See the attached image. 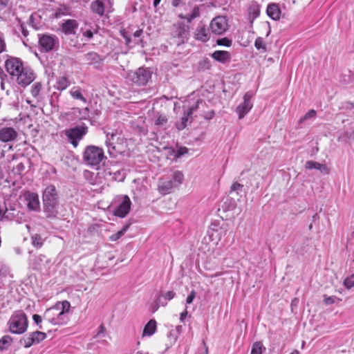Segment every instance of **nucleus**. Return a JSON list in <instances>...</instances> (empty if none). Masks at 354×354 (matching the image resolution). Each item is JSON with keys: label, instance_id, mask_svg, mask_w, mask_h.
Returning <instances> with one entry per match:
<instances>
[{"label": "nucleus", "instance_id": "nucleus-1", "mask_svg": "<svg viewBox=\"0 0 354 354\" xmlns=\"http://www.w3.org/2000/svg\"><path fill=\"white\" fill-rule=\"evenodd\" d=\"M71 307L70 302L65 300L59 301L53 307L46 310L44 314V319L52 325L61 326L68 323L69 319L67 313Z\"/></svg>", "mask_w": 354, "mask_h": 354}, {"label": "nucleus", "instance_id": "nucleus-2", "mask_svg": "<svg viewBox=\"0 0 354 354\" xmlns=\"http://www.w3.org/2000/svg\"><path fill=\"white\" fill-rule=\"evenodd\" d=\"M44 212L47 218H54L57 214L58 194L55 187L48 185L42 194Z\"/></svg>", "mask_w": 354, "mask_h": 354}, {"label": "nucleus", "instance_id": "nucleus-3", "mask_svg": "<svg viewBox=\"0 0 354 354\" xmlns=\"http://www.w3.org/2000/svg\"><path fill=\"white\" fill-rule=\"evenodd\" d=\"M184 175L180 171H175L169 178H160L159 180L158 190L162 194L171 193L174 188L179 187L183 182Z\"/></svg>", "mask_w": 354, "mask_h": 354}, {"label": "nucleus", "instance_id": "nucleus-4", "mask_svg": "<svg viewBox=\"0 0 354 354\" xmlns=\"http://www.w3.org/2000/svg\"><path fill=\"white\" fill-rule=\"evenodd\" d=\"M83 159L88 165L95 167L97 169L100 164L106 160V157L104 156V152L102 148L89 145L84 149Z\"/></svg>", "mask_w": 354, "mask_h": 354}, {"label": "nucleus", "instance_id": "nucleus-5", "mask_svg": "<svg viewBox=\"0 0 354 354\" xmlns=\"http://www.w3.org/2000/svg\"><path fill=\"white\" fill-rule=\"evenodd\" d=\"M28 324L27 316L23 311L15 312L8 322L9 330L17 335L23 334L26 331Z\"/></svg>", "mask_w": 354, "mask_h": 354}, {"label": "nucleus", "instance_id": "nucleus-6", "mask_svg": "<svg viewBox=\"0 0 354 354\" xmlns=\"http://www.w3.org/2000/svg\"><path fill=\"white\" fill-rule=\"evenodd\" d=\"M152 71L150 68L140 67L136 71H129L127 79L138 86L146 85L151 78Z\"/></svg>", "mask_w": 354, "mask_h": 354}, {"label": "nucleus", "instance_id": "nucleus-7", "mask_svg": "<svg viewBox=\"0 0 354 354\" xmlns=\"http://www.w3.org/2000/svg\"><path fill=\"white\" fill-rule=\"evenodd\" d=\"M88 127L82 123L65 130V135L71 145L76 148L79 145V142L88 133Z\"/></svg>", "mask_w": 354, "mask_h": 354}, {"label": "nucleus", "instance_id": "nucleus-8", "mask_svg": "<svg viewBox=\"0 0 354 354\" xmlns=\"http://www.w3.org/2000/svg\"><path fill=\"white\" fill-rule=\"evenodd\" d=\"M39 45L41 50L43 52H49L52 50L55 46L58 44L59 39L56 35L42 34L38 35Z\"/></svg>", "mask_w": 354, "mask_h": 354}, {"label": "nucleus", "instance_id": "nucleus-9", "mask_svg": "<svg viewBox=\"0 0 354 354\" xmlns=\"http://www.w3.org/2000/svg\"><path fill=\"white\" fill-rule=\"evenodd\" d=\"M210 28L212 33L218 35H223L229 28L227 18L224 16L216 17L210 23Z\"/></svg>", "mask_w": 354, "mask_h": 354}, {"label": "nucleus", "instance_id": "nucleus-10", "mask_svg": "<svg viewBox=\"0 0 354 354\" xmlns=\"http://www.w3.org/2000/svg\"><path fill=\"white\" fill-rule=\"evenodd\" d=\"M15 77L17 84L24 88L30 84L35 80L34 73L29 67H24Z\"/></svg>", "mask_w": 354, "mask_h": 354}, {"label": "nucleus", "instance_id": "nucleus-11", "mask_svg": "<svg viewBox=\"0 0 354 354\" xmlns=\"http://www.w3.org/2000/svg\"><path fill=\"white\" fill-rule=\"evenodd\" d=\"M46 338V334L41 331L30 333L24 336L21 340L20 344L25 348H29L32 345L39 344Z\"/></svg>", "mask_w": 354, "mask_h": 354}, {"label": "nucleus", "instance_id": "nucleus-12", "mask_svg": "<svg viewBox=\"0 0 354 354\" xmlns=\"http://www.w3.org/2000/svg\"><path fill=\"white\" fill-rule=\"evenodd\" d=\"M5 67L12 77H15L24 68L22 61L15 57H9L6 60Z\"/></svg>", "mask_w": 354, "mask_h": 354}, {"label": "nucleus", "instance_id": "nucleus-13", "mask_svg": "<svg viewBox=\"0 0 354 354\" xmlns=\"http://www.w3.org/2000/svg\"><path fill=\"white\" fill-rule=\"evenodd\" d=\"M252 92H247L243 95V102L241 103L236 109V112L239 115V118L242 119L245 117V115L252 109L253 106V104L251 101L252 97Z\"/></svg>", "mask_w": 354, "mask_h": 354}, {"label": "nucleus", "instance_id": "nucleus-14", "mask_svg": "<svg viewBox=\"0 0 354 354\" xmlns=\"http://www.w3.org/2000/svg\"><path fill=\"white\" fill-rule=\"evenodd\" d=\"M82 60L86 64L92 65L95 68H99L103 64L104 57L94 51L88 52L82 56Z\"/></svg>", "mask_w": 354, "mask_h": 354}, {"label": "nucleus", "instance_id": "nucleus-15", "mask_svg": "<svg viewBox=\"0 0 354 354\" xmlns=\"http://www.w3.org/2000/svg\"><path fill=\"white\" fill-rule=\"evenodd\" d=\"M18 136L17 131L10 127H4L0 129V141L10 142L15 141Z\"/></svg>", "mask_w": 354, "mask_h": 354}, {"label": "nucleus", "instance_id": "nucleus-16", "mask_svg": "<svg viewBox=\"0 0 354 354\" xmlns=\"http://www.w3.org/2000/svg\"><path fill=\"white\" fill-rule=\"evenodd\" d=\"M131 202L127 196H124L122 202L114 210V214L120 218L125 217L131 208Z\"/></svg>", "mask_w": 354, "mask_h": 354}, {"label": "nucleus", "instance_id": "nucleus-17", "mask_svg": "<svg viewBox=\"0 0 354 354\" xmlns=\"http://www.w3.org/2000/svg\"><path fill=\"white\" fill-rule=\"evenodd\" d=\"M79 23L75 19H66L62 23L61 30L66 35H75Z\"/></svg>", "mask_w": 354, "mask_h": 354}, {"label": "nucleus", "instance_id": "nucleus-18", "mask_svg": "<svg viewBox=\"0 0 354 354\" xmlns=\"http://www.w3.org/2000/svg\"><path fill=\"white\" fill-rule=\"evenodd\" d=\"M198 103L199 101H197L193 106H190L187 111L184 112L180 122H177L176 124L178 130L180 131L186 127L189 118L198 109Z\"/></svg>", "mask_w": 354, "mask_h": 354}, {"label": "nucleus", "instance_id": "nucleus-19", "mask_svg": "<svg viewBox=\"0 0 354 354\" xmlns=\"http://www.w3.org/2000/svg\"><path fill=\"white\" fill-rule=\"evenodd\" d=\"M171 34L174 37L178 38L179 39L178 44L180 43H183L187 37V30L185 28V24L183 23H178L174 25Z\"/></svg>", "mask_w": 354, "mask_h": 354}, {"label": "nucleus", "instance_id": "nucleus-20", "mask_svg": "<svg viewBox=\"0 0 354 354\" xmlns=\"http://www.w3.org/2000/svg\"><path fill=\"white\" fill-rule=\"evenodd\" d=\"M23 213L15 208L5 207V211L2 218L8 221H14L19 223L23 219Z\"/></svg>", "mask_w": 354, "mask_h": 354}, {"label": "nucleus", "instance_id": "nucleus-21", "mask_svg": "<svg viewBox=\"0 0 354 354\" xmlns=\"http://www.w3.org/2000/svg\"><path fill=\"white\" fill-rule=\"evenodd\" d=\"M194 38L199 41L207 42L210 39L209 30L203 24H199L194 31Z\"/></svg>", "mask_w": 354, "mask_h": 354}, {"label": "nucleus", "instance_id": "nucleus-22", "mask_svg": "<svg viewBox=\"0 0 354 354\" xmlns=\"http://www.w3.org/2000/svg\"><path fill=\"white\" fill-rule=\"evenodd\" d=\"M26 201L27 202L28 208L30 210L37 211L39 207V196L35 193L28 192L25 195Z\"/></svg>", "mask_w": 354, "mask_h": 354}, {"label": "nucleus", "instance_id": "nucleus-23", "mask_svg": "<svg viewBox=\"0 0 354 354\" xmlns=\"http://www.w3.org/2000/svg\"><path fill=\"white\" fill-rule=\"evenodd\" d=\"M211 57L218 62L226 64L230 62L232 56L230 52L226 50H215Z\"/></svg>", "mask_w": 354, "mask_h": 354}, {"label": "nucleus", "instance_id": "nucleus-24", "mask_svg": "<svg viewBox=\"0 0 354 354\" xmlns=\"http://www.w3.org/2000/svg\"><path fill=\"white\" fill-rule=\"evenodd\" d=\"M305 167L307 169H315L319 170L321 173L324 174H328L330 172V169L326 165L321 164L313 160H308L306 162Z\"/></svg>", "mask_w": 354, "mask_h": 354}, {"label": "nucleus", "instance_id": "nucleus-25", "mask_svg": "<svg viewBox=\"0 0 354 354\" xmlns=\"http://www.w3.org/2000/svg\"><path fill=\"white\" fill-rule=\"evenodd\" d=\"M91 11L100 17L104 14L105 6L104 0H95L91 3Z\"/></svg>", "mask_w": 354, "mask_h": 354}, {"label": "nucleus", "instance_id": "nucleus-26", "mask_svg": "<svg viewBox=\"0 0 354 354\" xmlns=\"http://www.w3.org/2000/svg\"><path fill=\"white\" fill-rule=\"evenodd\" d=\"M267 15L273 20H278L280 18L281 10L277 4L270 3L266 10Z\"/></svg>", "mask_w": 354, "mask_h": 354}, {"label": "nucleus", "instance_id": "nucleus-27", "mask_svg": "<svg viewBox=\"0 0 354 354\" xmlns=\"http://www.w3.org/2000/svg\"><path fill=\"white\" fill-rule=\"evenodd\" d=\"M115 135L114 133H111V135H106V140L105 141V144L108 149V153L111 157H116L118 154V151L115 149V147L113 145L111 140H114V137Z\"/></svg>", "mask_w": 354, "mask_h": 354}, {"label": "nucleus", "instance_id": "nucleus-28", "mask_svg": "<svg viewBox=\"0 0 354 354\" xmlns=\"http://www.w3.org/2000/svg\"><path fill=\"white\" fill-rule=\"evenodd\" d=\"M176 295V293L171 290L165 292L162 295V297H159L157 299L156 301V309L155 310H158L159 306L161 305L162 306H165L167 305V300L169 301L171 300Z\"/></svg>", "mask_w": 354, "mask_h": 354}, {"label": "nucleus", "instance_id": "nucleus-29", "mask_svg": "<svg viewBox=\"0 0 354 354\" xmlns=\"http://www.w3.org/2000/svg\"><path fill=\"white\" fill-rule=\"evenodd\" d=\"M70 95L74 100H77L83 102L84 104H87V100L83 95L82 88L80 86H73L70 90Z\"/></svg>", "mask_w": 354, "mask_h": 354}, {"label": "nucleus", "instance_id": "nucleus-30", "mask_svg": "<svg viewBox=\"0 0 354 354\" xmlns=\"http://www.w3.org/2000/svg\"><path fill=\"white\" fill-rule=\"evenodd\" d=\"M156 330V322L151 319L145 326L143 330V336H151L155 333Z\"/></svg>", "mask_w": 354, "mask_h": 354}, {"label": "nucleus", "instance_id": "nucleus-31", "mask_svg": "<svg viewBox=\"0 0 354 354\" xmlns=\"http://www.w3.org/2000/svg\"><path fill=\"white\" fill-rule=\"evenodd\" d=\"M56 84L57 90L64 91L71 84V82L67 76H62L57 80Z\"/></svg>", "mask_w": 354, "mask_h": 354}, {"label": "nucleus", "instance_id": "nucleus-32", "mask_svg": "<svg viewBox=\"0 0 354 354\" xmlns=\"http://www.w3.org/2000/svg\"><path fill=\"white\" fill-rule=\"evenodd\" d=\"M32 245L36 248H41L44 245V239L39 234H32L30 236Z\"/></svg>", "mask_w": 354, "mask_h": 354}, {"label": "nucleus", "instance_id": "nucleus-33", "mask_svg": "<svg viewBox=\"0 0 354 354\" xmlns=\"http://www.w3.org/2000/svg\"><path fill=\"white\" fill-rule=\"evenodd\" d=\"M144 31L142 29L137 30L133 35V44L135 45L140 46L141 47L145 46V43L142 39V35Z\"/></svg>", "mask_w": 354, "mask_h": 354}, {"label": "nucleus", "instance_id": "nucleus-34", "mask_svg": "<svg viewBox=\"0 0 354 354\" xmlns=\"http://www.w3.org/2000/svg\"><path fill=\"white\" fill-rule=\"evenodd\" d=\"M13 339L10 335H4L0 339V351L7 350Z\"/></svg>", "mask_w": 354, "mask_h": 354}, {"label": "nucleus", "instance_id": "nucleus-35", "mask_svg": "<svg viewBox=\"0 0 354 354\" xmlns=\"http://www.w3.org/2000/svg\"><path fill=\"white\" fill-rule=\"evenodd\" d=\"M250 17L252 19H257L260 14V7L257 3H252L248 8Z\"/></svg>", "mask_w": 354, "mask_h": 354}, {"label": "nucleus", "instance_id": "nucleus-36", "mask_svg": "<svg viewBox=\"0 0 354 354\" xmlns=\"http://www.w3.org/2000/svg\"><path fill=\"white\" fill-rule=\"evenodd\" d=\"M42 89V85L40 82H35L31 86L30 93L33 97L38 99L40 92Z\"/></svg>", "mask_w": 354, "mask_h": 354}, {"label": "nucleus", "instance_id": "nucleus-37", "mask_svg": "<svg viewBox=\"0 0 354 354\" xmlns=\"http://www.w3.org/2000/svg\"><path fill=\"white\" fill-rule=\"evenodd\" d=\"M266 348L263 344L260 342H256L253 344L251 351V354H262L263 351H265Z\"/></svg>", "mask_w": 354, "mask_h": 354}, {"label": "nucleus", "instance_id": "nucleus-38", "mask_svg": "<svg viewBox=\"0 0 354 354\" xmlns=\"http://www.w3.org/2000/svg\"><path fill=\"white\" fill-rule=\"evenodd\" d=\"M128 228V225H124L120 230L118 231L116 233L113 234L110 236V240L112 241H115L118 240L124 234V233L127 231Z\"/></svg>", "mask_w": 354, "mask_h": 354}, {"label": "nucleus", "instance_id": "nucleus-39", "mask_svg": "<svg viewBox=\"0 0 354 354\" xmlns=\"http://www.w3.org/2000/svg\"><path fill=\"white\" fill-rule=\"evenodd\" d=\"M254 46L257 50H261L263 53L266 52L267 50L263 39L261 37H259L255 39Z\"/></svg>", "mask_w": 354, "mask_h": 354}, {"label": "nucleus", "instance_id": "nucleus-40", "mask_svg": "<svg viewBox=\"0 0 354 354\" xmlns=\"http://www.w3.org/2000/svg\"><path fill=\"white\" fill-rule=\"evenodd\" d=\"M216 43L218 46L230 47L232 44V39H230L227 37H223V38L217 39Z\"/></svg>", "mask_w": 354, "mask_h": 354}, {"label": "nucleus", "instance_id": "nucleus-41", "mask_svg": "<svg viewBox=\"0 0 354 354\" xmlns=\"http://www.w3.org/2000/svg\"><path fill=\"white\" fill-rule=\"evenodd\" d=\"M211 66H212L211 63L207 58H205V59L201 60L198 63L199 68L204 70V71L210 69Z\"/></svg>", "mask_w": 354, "mask_h": 354}, {"label": "nucleus", "instance_id": "nucleus-42", "mask_svg": "<svg viewBox=\"0 0 354 354\" xmlns=\"http://www.w3.org/2000/svg\"><path fill=\"white\" fill-rule=\"evenodd\" d=\"M316 111L314 109L309 110L302 118L299 120V123H302L304 121L315 117Z\"/></svg>", "mask_w": 354, "mask_h": 354}, {"label": "nucleus", "instance_id": "nucleus-43", "mask_svg": "<svg viewBox=\"0 0 354 354\" xmlns=\"http://www.w3.org/2000/svg\"><path fill=\"white\" fill-rule=\"evenodd\" d=\"M344 284L348 289L354 287V274L346 277L344 279Z\"/></svg>", "mask_w": 354, "mask_h": 354}, {"label": "nucleus", "instance_id": "nucleus-44", "mask_svg": "<svg viewBox=\"0 0 354 354\" xmlns=\"http://www.w3.org/2000/svg\"><path fill=\"white\" fill-rule=\"evenodd\" d=\"M67 11L68 10L66 7L59 8L55 10L54 16L57 19L60 18L62 16L66 15L67 14Z\"/></svg>", "mask_w": 354, "mask_h": 354}, {"label": "nucleus", "instance_id": "nucleus-45", "mask_svg": "<svg viewBox=\"0 0 354 354\" xmlns=\"http://www.w3.org/2000/svg\"><path fill=\"white\" fill-rule=\"evenodd\" d=\"M259 176L256 174L251 176L250 184L254 189H257L259 187Z\"/></svg>", "mask_w": 354, "mask_h": 354}, {"label": "nucleus", "instance_id": "nucleus-46", "mask_svg": "<svg viewBox=\"0 0 354 354\" xmlns=\"http://www.w3.org/2000/svg\"><path fill=\"white\" fill-rule=\"evenodd\" d=\"M32 319H33L34 322L39 326V328L40 329H42V330L45 329L46 327L41 324V323L42 322L41 316L37 315V314L33 315Z\"/></svg>", "mask_w": 354, "mask_h": 354}, {"label": "nucleus", "instance_id": "nucleus-47", "mask_svg": "<svg viewBox=\"0 0 354 354\" xmlns=\"http://www.w3.org/2000/svg\"><path fill=\"white\" fill-rule=\"evenodd\" d=\"M25 170V165L22 162H19L16 167L13 168L15 174L21 175Z\"/></svg>", "mask_w": 354, "mask_h": 354}, {"label": "nucleus", "instance_id": "nucleus-48", "mask_svg": "<svg viewBox=\"0 0 354 354\" xmlns=\"http://www.w3.org/2000/svg\"><path fill=\"white\" fill-rule=\"evenodd\" d=\"M106 332V328L103 324H102L99 328L98 331L97 333L94 335L93 338H97L99 337H104Z\"/></svg>", "mask_w": 354, "mask_h": 354}, {"label": "nucleus", "instance_id": "nucleus-49", "mask_svg": "<svg viewBox=\"0 0 354 354\" xmlns=\"http://www.w3.org/2000/svg\"><path fill=\"white\" fill-rule=\"evenodd\" d=\"M187 153H188V149L187 147H180L179 149H178L176 150V153H175V157L180 158Z\"/></svg>", "mask_w": 354, "mask_h": 354}, {"label": "nucleus", "instance_id": "nucleus-50", "mask_svg": "<svg viewBox=\"0 0 354 354\" xmlns=\"http://www.w3.org/2000/svg\"><path fill=\"white\" fill-rule=\"evenodd\" d=\"M6 51V44L3 34L0 33V54Z\"/></svg>", "mask_w": 354, "mask_h": 354}, {"label": "nucleus", "instance_id": "nucleus-51", "mask_svg": "<svg viewBox=\"0 0 354 354\" xmlns=\"http://www.w3.org/2000/svg\"><path fill=\"white\" fill-rule=\"evenodd\" d=\"M167 122V118L165 115H160L155 122L156 125H164Z\"/></svg>", "mask_w": 354, "mask_h": 354}, {"label": "nucleus", "instance_id": "nucleus-52", "mask_svg": "<svg viewBox=\"0 0 354 354\" xmlns=\"http://www.w3.org/2000/svg\"><path fill=\"white\" fill-rule=\"evenodd\" d=\"M243 185H241L237 182H234L230 187V191L238 192L239 190H241L243 188Z\"/></svg>", "mask_w": 354, "mask_h": 354}, {"label": "nucleus", "instance_id": "nucleus-53", "mask_svg": "<svg viewBox=\"0 0 354 354\" xmlns=\"http://www.w3.org/2000/svg\"><path fill=\"white\" fill-rule=\"evenodd\" d=\"M195 297H196V292H195V290H193L191 291L189 295L187 296V297L186 299V303L187 304H190L191 303H192V301Z\"/></svg>", "mask_w": 354, "mask_h": 354}, {"label": "nucleus", "instance_id": "nucleus-54", "mask_svg": "<svg viewBox=\"0 0 354 354\" xmlns=\"http://www.w3.org/2000/svg\"><path fill=\"white\" fill-rule=\"evenodd\" d=\"M19 22L20 24V28L21 30V33L24 37H28V30L26 28V26L24 22H21L20 20H19Z\"/></svg>", "mask_w": 354, "mask_h": 354}, {"label": "nucleus", "instance_id": "nucleus-55", "mask_svg": "<svg viewBox=\"0 0 354 354\" xmlns=\"http://www.w3.org/2000/svg\"><path fill=\"white\" fill-rule=\"evenodd\" d=\"M335 297L330 296V297H324V302L326 305H330L333 303H335Z\"/></svg>", "mask_w": 354, "mask_h": 354}, {"label": "nucleus", "instance_id": "nucleus-56", "mask_svg": "<svg viewBox=\"0 0 354 354\" xmlns=\"http://www.w3.org/2000/svg\"><path fill=\"white\" fill-rule=\"evenodd\" d=\"M199 15H200L199 8L198 7L194 8V9L192 10V11L191 12V18L195 19V18L199 17Z\"/></svg>", "mask_w": 354, "mask_h": 354}, {"label": "nucleus", "instance_id": "nucleus-57", "mask_svg": "<svg viewBox=\"0 0 354 354\" xmlns=\"http://www.w3.org/2000/svg\"><path fill=\"white\" fill-rule=\"evenodd\" d=\"M187 314H188V312L187 310V309H185L181 314H180V319L182 322H184L185 319L186 318V317L187 316Z\"/></svg>", "mask_w": 354, "mask_h": 354}, {"label": "nucleus", "instance_id": "nucleus-58", "mask_svg": "<svg viewBox=\"0 0 354 354\" xmlns=\"http://www.w3.org/2000/svg\"><path fill=\"white\" fill-rule=\"evenodd\" d=\"M122 35L124 38L127 45H130L132 41L131 38L130 37L127 36L124 33H122Z\"/></svg>", "mask_w": 354, "mask_h": 354}, {"label": "nucleus", "instance_id": "nucleus-59", "mask_svg": "<svg viewBox=\"0 0 354 354\" xmlns=\"http://www.w3.org/2000/svg\"><path fill=\"white\" fill-rule=\"evenodd\" d=\"M7 75L5 73L2 68L0 66V79H6Z\"/></svg>", "mask_w": 354, "mask_h": 354}, {"label": "nucleus", "instance_id": "nucleus-60", "mask_svg": "<svg viewBox=\"0 0 354 354\" xmlns=\"http://www.w3.org/2000/svg\"><path fill=\"white\" fill-rule=\"evenodd\" d=\"M84 35L89 39H91L93 36V34L91 30H87L84 33Z\"/></svg>", "mask_w": 354, "mask_h": 354}, {"label": "nucleus", "instance_id": "nucleus-61", "mask_svg": "<svg viewBox=\"0 0 354 354\" xmlns=\"http://www.w3.org/2000/svg\"><path fill=\"white\" fill-rule=\"evenodd\" d=\"M9 0H0V4L6 6L8 3Z\"/></svg>", "mask_w": 354, "mask_h": 354}, {"label": "nucleus", "instance_id": "nucleus-62", "mask_svg": "<svg viewBox=\"0 0 354 354\" xmlns=\"http://www.w3.org/2000/svg\"><path fill=\"white\" fill-rule=\"evenodd\" d=\"M1 80V88L2 90H5V84H4V80L6 79H0Z\"/></svg>", "mask_w": 354, "mask_h": 354}, {"label": "nucleus", "instance_id": "nucleus-63", "mask_svg": "<svg viewBox=\"0 0 354 354\" xmlns=\"http://www.w3.org/2000/svg\"><path fill=\"white\" fill-rule=\"evenodd\" d=\"M185 18L187 20L188 22H191V21L194 19V18H191V13L187 15V16Z\"/></svg>", "mask_w": 354, "mask_h": 354}, {"label": "nucleus", "instance_id": "nucleus-64", "mask_svg": "<svg viewBox=\"0 0 354 354\" xmlns=\"http://www.w3.org/2000/svg\"><path fill=\"white\" fill-rule=\"evenodd\" d=\"M203 344L204 347H205V352H204V354H208V348H207V346H206L205 341H203Z\"/></svg>", "mask_w": 354, "mask_h": 354}]
</instances>
